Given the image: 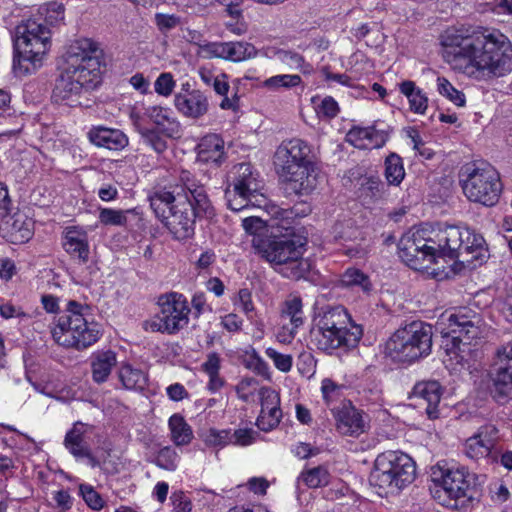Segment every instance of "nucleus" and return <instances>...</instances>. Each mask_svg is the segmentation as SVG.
Wrapping results in <instances>:
<instances>
[{
  "label": "nucleus",
  "mask_w": 512,
  "mask_h": 512,
  "mask_svg": "<svg viewBox=\"0 0 512 512\" xmlns=\"http://www.w3.org/2000/svg\"><path fill=\"white\" fill-rule=\"evenodd\" d=\"M440 43L444 61L472 81L489 84L512 72V42L499 29L449 27L441 34Z\"/></svg>",
  "instance_id": "f257e3e1"
},
{
  "label": "nucleus",
  "mask_w": 512,
  "mask_h": 512,
  "mask_svg": "<svg viewBox=\"0 0 512 512\" xmlns=\"http://www.w3.org/2000/svg\"><path fill=\"white\" fill-rule=\"evenodd\" d=\"M436 258H449L474 269L489 256L482 235L466 227L446 225L429 230Z\"/></svg>",
  "instance_id": "f03ea898"
},
{
  "label": "nucleus",
  "mask_w": 512,
  "mask_h": 512,
  "mask_svg": "<svg viewBox=\"0 0 512 512\" xmlns=\"http://www.w3.org/2000/svg\"><path fill=\"white\" fill-rule=\"evenodd\" d=\"M311 152L307 142L293 138L283 141L274 154L277 172L297 195H308L317 187Z\"/></svg>",
  "instance_id": "7ed1b4c3"
},
{
  "label": "nucleus",
  "mask_w": 512,
  "mask_h": 512,
  "mask_svg": "<svg viewBox=\"0 0 512 512\" xmlns=\"http://www.w3.org/2000/svg\"><path fill=\"white\" fill-rule=\"evenodd\" d=\"M150 206L156 217L177 240H185L194 235L195 219L201 218L187 195L156 190L149 197Z\"/></svg>",
  "instance_id": "20e7f679"
},
{
  "label": "nucleus",
  "mask_w": 512,
  "mask_h": 512,
  "mask_svg": "<svg viewBox=\"0 0 512 512\" xmlns=\"http://www.w3.org/2000/svg\"><path fill=\"white\" fill-rule=\"evenodd\" d=\"M51 46V31L40 19H28L15 29L14 68L21 74H31L42 67Z\"/></svg>",
  "instance_id": "39448f33"
},
{
  "label": "nucleus",
  "mask_w": 512,
  "mask_h": 512,
  "mask_svg": "<svg viewBox=\"0 0 512 512\" xmlns=\"http://www.w3.org/2000/svg\"><path fill=\"white\" fill-rule=\"evenodd\" d=\"M252 246L259 256L285 277L300 279L309 270V263L303 258V245L292 238L254 237Z\"/></svg>",
  "instance_id": "423d86ee"
},
{
  "label": "nucleus",
  "mask_w": 512,
  "mask_h": 512,
  "mask_svg": "<svg viewBox=\"0 0 512 512\" xmlns=\"http://www.w3.org/2000/svg\"><path fill=\"white\" fill-rule=\"evenodd\" d=\"M87 309V306L75 300L68 301L63 314L51 329L52 338L58 345L83 350L98 341L101 335L99 325L87 320Z\"/></svg>",
  "instance_id": "0eeeda50"
},
{
  "label": "nucleus",
  "mask_w": 512,
  "mask_h": 512,
  "mask_svg": "<svg viewBox=\"0 0 512 512\" xmlns=\"http://www.w3.org/2000/svg\"><path fill=\"white\" fill-rule=\"evenodd\" d=\"M416 467L410 456L399 451L379 454L370 474V483L379 494H397L415 479Z\"/></svg>",
  "instance_id": "6e6552de"
},
{
  "label": "nucleus",
  "mask_w": 512,
  "mask_h": 512,
  "mask_svg": "<svg viewBox=\"0 0 512 512\" xmlns=\"http://www.w3.org/2000/svg\"><path fill=\"white\" fill-rule=\"evenodd\" d=\"M433 498L448 508H458V500L468 497L475 475L457 463L439 461L431 468Z\"/></svg>",
  "instance_id": "1a4fd4ad"
},
{
  "label": "nucleus",
  "mask_w": 512,
  "mask_h": 512,
  "mask_svg": "<svg viewBox=\"0 0 512 512\" xmlns=\"http://www.w3.org/2000/svg\"><path fill=\"white\" fill-rule=\"evenodd\" d=\"M432 326L413 321L398 328L386 341L384 353L394 361L413 362L430 354Z\"/></svg>",
  "instance_id": "9d476101"
},
{
  "label": "nucleus",
  "mask_w": 512,
  "mask_h": 512,
  "mask_svg": "<svg viewBox=\"0 0 512 512\" xmlns=\"http://www.w3.org/2000/svg\"><path fill=\"white\" fill-rule=\"evenodd\" d=\"M102 51L97 43L89 38L75 40L68 47L63 65L73 70V77L79 80L85 90L97 87L101 82Z\"/></svg>",
  "instance_id": "9b49d317"
},
{
  "label": "nucleus",
  "mask_w": 512,
  "mask_h": 512,
  "mask_svg": "<svg viewBox=\"0 0 512 512\" xmlns=\"http://www.w3.org/2000/svg\"><path fill=\"white\" fill-rule=\"evenodd\" d=\"M461 187L468 200L493 206L502 190L498 171L488 163H469L461 170Z\"/></svg>",
  "instance_id": "f8f14e48"
},
{
  "label": "nucleus",
  "mask_w": 512,
  "mask_h": 512,
  "mask_svg": "<svg viewBox=\"0 0 512 512\" xmlns=\"http://www.w3.org/2000/svg\"><path fill=\"white\" fill-rule=\"evenodd\" d=\"M158 305L159 312L143 322L145 331L175 334L188 325L190 308L184 295L176 292L161 295Z\"/></svg>",
  "instance_id": "ddd939ff"
},
{
  "label": "nucleus",
  "mask_w": 512,
  "mask_h": 512,
  "mask_svg": "<svg viewBox=\"0 0 512 512\" xmlns=\"http://www.w3.org/2000/svg\"><path fill=\"white\" fill-rule=\"evenodd\" d=\"M230 184L225 191L228 207L233 211H241L253 199L259 202L258 196L264 199L260 192L262 189L259 174L253 170L249 163L235 165L229 173Z\"/></svg>",
  "instance_id": "4468645a"
},
{
  "label": "nucleus",
  "mask_w": 512,
  "mask_h": 512,
  "mask_svg": "<svg viewBox=\"0 0 512 512\" xmlns=\"http://www.w3.org/2000/svg\"><path fill=\"white\" fill-rule=\"evenodd\" d=\"M435 246L427 229H417L404 234L398 243L399 257L412 269H427L435 262Z\"/></svg>",
  "instance_id": "2eb2a0df"
},
{
  "label": "nucleus",
  "mask_w": 512,
  "mask_h": 512,
  "mask_svg": "<svg viewBox=\"0 0 512 512\" xmlns=\"http://www.w3.org/2000/svg\"><path fill=\"white\" fill-rule=\"evenodd\" d=\"M442 320L447 322V334H454L464 344L483 338L487 332V325L481 315L466 308L450 313Z\"/></svg>",
  "instance_id": "dca6fc26"
},
{
  "label": "nucleus",
  "mask_w": 512,
  "mask_h": 512,
  "mask_svg": "<svg viewBox=\"0 0 512 512\" xmlns=\"http://www.w3.org/2000/svg\"><path fill=\"white\" fill-rule=\"evenodd\" d=\"M177 179L178 183L173 190L168 191L180 192L182 196L187 195L200 217H205L206 219L213 218L215 210L204 185L188 170H181Z\"/></svg>",
  "instance_id": "f3484780"
},
{
  "label": "nucleus",
  "mask_w": 512,
  "mask_h": 512,
  "mask_svg": "<svg viewBox=\"0 0 512 512\" xmlns=\"http://www.w3.org/2000/svg\"><path fill=\"white\" fill-rule=\"evenodd\" d=\"M363 334L361 326L351 324V332L346 336L338 334L329 329L322 330L319 326L314 325L311 330V337L318 349L327 353H331L336 349H349L355 347L360 341Z\"/></svg>",
  "instance_id": "a211bd4d"
},
{
  "label": "nucleus",
  "mask_w": 512,
  "mask_h": 512,
  "mask_svg": "<svg viewBox=\"0 0 512 512\" xmlns=\"http://www.w3.org/2000/svg\"><path fill=\"white\" fill-rule=\"evenodd\" d=\"M337 431L346 436L359 437L369 428V417L350 402L332 409Z\"/></svg>",
  "instance_id": "6ab92c4d"
},
{
  "label": "nucleus",
  "mask_w": 512,
  "mask_h": 512,
  "mask_svg": "<svg viewBox=\"0 0 512 512\" xmlns=\"http://www.w3.org/2000/svg\"><path fill=\"white\" fill-rule=\"evenodd\" d=\"M73 70L61 67V73L56 81L53 90V98L56 102L74 107L80 105V96L85 88L80 84L76 77H73Z\"/></svg>",
  "instance_id": "aec40b11"
},
{
  "label": "nucleus",
  "mask_w": 512,
  "mask_h": 512,
  "mask_svg": "<svg viewBox=\"0 0 512 512\" xmlns=\"http://www.w3.org/2000/svg\"><path fill=\"white\" fill-rule=\"evenodd\" d=\"M346 142L358 149H377L385 145L388 134L375 126H353L346 134Z\"/></svg>",
  "instance_id": "412c9836"
},
{
  "label": "nucleus",
  "mask_w": 512,
  "mask_h": 512,
  "mask_svg": "<svg viewBox=\"0 0 512 512\" xmlns=\"http://www.w3.org/2000/svg\"><path fill=\"white\" fill-rule=\"evenodd\" d=\"M174 105L183 116L199 119L209 109L207 96L200 90L194 89L187 93H178L174 97Z\"/></svg>",
  "instance_id": "4be33fe9"
},
{
  "label": "nucleus",
  "mask_w": 512,
  "mask_h": 512,
  "mask_svg": "<svg viewBox=\"0 0 512 512\" xmlns=\"http://www.w3.org/2000/svg\"><path fill=\"white\" fill-rule=\"evenodd\" d=\"M88 139L93 145L112 151L122 150L129 144L124 132L104 126L92 127L88 132Z\"/></svg>",
  "instance_id": "5701e85b"
},
{
  "label": "nucleus",
  "mask_w": 512,
  "mask_h": 512,
  "mask_svg": "<svg viewBox=\"0 0 512 512\" xmlns=\"http://www.w3.org/2000/svg\"><path fill=\"white\" fill-rule=\"evenodd\" d=\"M314 322V325L319 326L322 330L329 329L344 336L351 332V324H354L347 311L340 306L330 308L319 314Z\"/></svg>",
  "instance_id": "b1692460"
},
{
  "label": "nucleus",
  "mask_w": 512,
  "mask_h": 512,
  "mask_svg": "<svg viewBox=\"0 0 512 512\" xmlns=\"http://www.w3.org/2000/svg\"><path fill=\"white\" fill-rule=\"evenodd\" d=\"M93 426L77 421L64 437V447L77 460L83 459V456L89 455L90 445L86 440V435L90 433Z\"/></svg>",
  "instance_id": "393cba45"
},
{
  "label": "nucleus",
  "mask_w": 512,
  "mask_h": 512,
  "mask_svg": "<svg viewBox=\"0 0 512 512\" xmlns=\"http://www.w3.org/2000/svg\"><path fill=\"white\" fill-rule=\"evenodd\" d=\"M490 377L498 398L512 395V363L494 355Z\"/></svg>",
  "instance_id": "a878e982"
},
{
  "label": "nucleus",
  "mask_w": 512,
  "mask_h": 512,
  "mask_svg": "<svg viewBox=\"0 0 512 512\" xmlns=\"http://www.w3.org/2000/svg\"><path fill=\"white\" fill-rule=\"evenodd\" d=\"M3 230L8 241L23 244L34 234V221L26 214L17 212L5 223Z\"/></svg>",
  "instance_id": "bb28decb"
},
{
  "label": "nucleus",
  "mask_w": 512,
  "mask_h": 512,
  "mask_svg": "<svg viewBox=\"0 0 512 512\" xmlns=\"http://www.w3.org/2000/svg\"><path fill=\"white\" fill-rule=\"evenodd\" d=\"M413 396L426 403V414L429 419L440 416L438 405L442 396V389L437 381H424L417 383L413 388Z\"/></svg>",
  "instance_id": "cd10ccee"
},
{
  "label": "nucleus",
  "mask_w": 512,
  "mask_h": 512,
  "mask_svg": "<svg viewBox=\"0 0 512 512\" xmlns=\"http://www.w3.org/2000/svg\"><path fill=\"white\" fill-rule=\"evenodd\" d=\"M224 140L218 134H207L198 143L197 160L202 163L219 165L225 156Z\"/></svg>",
  "instance_id": "c85d7f7f"
},
{
  "label": "nucleus",
  "mask_w": 512,
  "mask_h": 512,
  "mask_svg": "<svg viewBox=\"0 0 512 512\" xmlns=\"http://www.w3.org/2000/svg\"><path fill=\"white\" fill-rule=\"evenodd\" d=\"M145 115L157 126L158 130L167 137L179 136L181 125L169 108L150 106L146 108Z\"/></svg>",
  "instance_id": "c756f323"
},
{
  "label": "nucleus",
  "mask_w": 512,
  "mask_h": 512,
  "mask_svg": "<svg viewBox=\"0 0 512 512\" xmlns=\"http://www.w3.org/2000/svg\"><path fill=\"white\" fill-rule=\"evenodd\" d=\"M63 247L69 255L78 258L81 263L88 261L89 245L84 232L74 227L67 228L63 239Z\"/></svg>",
  "instance_id": "7c9ffc66"
},
{
  "label": "nucleus",
  "mask_w": 512,
  "mask_h": 512,
  "mask_svg": "<svg viewBox=\"0 0 512 512\" xmlns=\"http://www.w3.org/2000/svg\"><path fill=\"white\" fill-rule=\"evenodd\" d=\"M117 363L116 353L107 351H98L91 356L92 378L96 383L107 381L112 369Z\"/></svg>",
  "instance_id": "2f4dec72"
},
{
  "label": "nucleus",
  "mask_w": 512,
  "mask_h": 512,
  "mask_svg": "<svg viewBox=\"0 0 512 512\" xmlns=\"http://www.w3.org/2000/svg\"><path fill=\"white\" fill-rule=\"evenodd\" d=\"M400 92L407 97L411 111L417 114H424L428 107V98L422 89L416 86L413 81H403L399 85Z\"/></svg>",
  "instance_id": "473e14b6"
},
{
  "label": "nucleus",
  "mask_w": 512,
  "mask_h": 512,
  "mask_svg": "<svg viewBox=\"0 0 512 512\" xmlns=\"http://www.w3.org/2000/svg\"><path fill=\"white\" fill-rule=\"evenodd\" d=\"M171 439L177 446L187 445L193 438L191 427L179 414H173L168 422Z\"/></svg>",
  "instance_id": "72a5a7b5"
},
{
  "label": "nucleus",
  "mask_w": 512,
  "mask_h": 512,
  "mask_svg": "<svg viewBox=\"0 0 512 512\" xmlns=\"http://www.w3.org/2000/svg\"><path fill=\"white\" fill-rule=\"evenodd\" d=\"M119 380L126 389L142 390L146 386L147 376L141 369L123 364L119 369Z\"/></svg>",
  "instance_id": "f704fd0d"
},
{
  "label": "nucleus",
  "mask_w": 512,
  "mask_h": 512,
  "mask_svg": "<svg viewBox=\"0 0 512 512\" xmlns=\"http://www.w3.org/2000/svg\"><path fill=\"white\" fill-rule=\"evenodd\" d=\"M222 59L239 62L256 55L255 47L245 42H222Z\"/></svg>",
  "instance_id": "c9c22d12"
},
{
  "label": "nucleus",
  "mask_w": 512,
  "mask_h": 512,
  "mask_svg": "<svg viewBox=\"0 0 512 512\" xmlns=\"http://www.w3.org/2000/svg\"><path fill=\"white\" fill-rule=\"evenodd\" d=\"M298 480L309 488H319L329 484L330 473L325 466H317L303 470Z\"/></svg>",
  "instance_id": "e433bc0d"
},
{
  "label": "nucleus",
  "mask_w": 512,
  "mask_h": 512,
  "mask_svg": "<svg viewBox=\"0 0 512 512\" xmlns=\"http://www.w3.org/2000/svg\"><path fill=\"white\" fill-rule=\"evenodd\" d=\"M301 83L302 78L297 74H279L264 80L263 87L269 91L289 90Z\"/></svg>",
  "instance_id": "4c0bfd02"
},
{
  "label": "nucleus",
  "mask_w": 512,
  "mask_h": 512,
  "mask_svg": "<svg viewBox=\"0 0 512 512\" xmlns=\"http://www.w3.org/2000/svg\"><path fill=\"white\" fill-rule=\"evenodd\" d=\"M303 304L299 296L290 295L284 302L282 314L289 318L293 329H297L303 324Z\"/></svg>",
  "instance_id": "58836bf2"
},
{
  "label": "nucleus",
  "mask_w": 512,
  "mask_h": 512,
  "mask_svg": "<svg viewBox=\"0 0 512 512\" xmlns=\"http://www.w3.org/2000/svg\"><path fill=\"white\" fill-rule=\"evenodd\" d=\"M405 176L402 159L397 154H390L385 160V177L389 184L399 185Z\"/></svg>",
  "instance_id": "ea45409f"
},
{
  "label": "nucleus",
  "mask_w": 512,
  "mask_h": 512,
  "mask_svg": "<svg viewBox=\"0 0 512 512\" xmlns=\"http://www.w3.org/2000/svg\"><path fill=\"white\" fill-rule=\"evenodd\" d=\"M438 93L447 98L458 107H463L466 103L465 94L456 89L452 83L445 77L438 76L436 79Z\"/></svg>",
  "instance_id": "a19ab883"
},
{
  "label": "nucleus",
  "mask_w": 512,
  "mask_h": 512,
  "mask_svg": "<svg viewBox=\"0 0 512 512\" xmlns=\"http://www.w3.org/2000/svg\"><path fill=\"white\" fill-rule=\"evenodd\" d=\"M341 283L345 287H358L365 293L371 290V282L368 276L356 268L347 269L341 276Z\"/></svg>",
  "instance_id": "79ce46f5"
},
{
  "label": "nucleus",
  "mask_w": 512,
  "mask_h": 512,
  "mask_svg": "<svg viewBox=\"0 0 512 512\" xmlns=\"http://www.w3.org/2000/svg\"><path fill=\"white\" fill-rule=\"evenodd\" d=\"M491 449L489 440H481L476 434L467 439L465 443V454L473 460L489 456Z\"/></svg>",
  "instance_id": "37998d69"
},
{
  "label": "nucleus",
  "mask_w": 512,
  "mask_h": 512,
  "mask_svg": "<svg viewBox=\"0 0 512 512\" xmlns=\"http://www.w3.org/2000/svg\"><path fill=\"white\" fill-rule=\"evenodd\" d=\"M282 418V411L280 408L261 409L259 416L256 420L257 427L264 431L269 432L275 429Z\"/></svg>",
  "instance_id": "c03bdc74"
},
{
  "label": "nucleus",
  "mask_w": 512,
  "mask_h": 512,
  "mask_svg": "<svg viewBox=\"0 0 512 512\" xmlns=\"http://www.w3.org/2000/svg\"><path fill=\"white\" fill-rule=\"evenodd\" d=\"M244 365L247 369L263 377L265 380H271V370L269 365L255 350L246 354Z\"/></svg>",
  "instance_id": "a18cd8bd"
},
{
  "label": "nucleus",
  "mask_w": 512,
  "mask_h": 512,
  "mask_svg": "<svg viewBox=\"0 0 512 512\" xmlns=\"http://www.w3.org/2000/svg\"><path fill=\"white\" fill-rule=\"evenodd\" d=\"M277 58L283 64H285L291 70H299L302 72H308L310 69L309 64H307L299 53L291 51V50H279L276 53Z\"/></svg>",
  "instance_id": "49530a36"
},
{
  "label": "nucleus",
  "mask_w": 512,
  "mask_h": 512,
  "mask_svg": "<svg viewBox=\"0 0 512 512\" xmlns=\"http://www.w3.org/2000/svg\"><path fill=\"white\" fill-rule=\"evenodd\" d=\"M137 130L143 143L151 147L155 152L162 153L167 149V142L155 129H149L137 125Z\"/></svg>",
  "instance_id": "de8ad7c7"
},
{
  "label": "nucleus",
  "mask_w": 512,
  "mask_h": 512,
  "mask_svg": "<svg viewBox=\"0 0 512 512\" xmlns=\"http://www.w3.org/2000/svg\"><path fill=\"white\" fill-rule=\"evenodd\" d=\"M179 455L175 449L166 446L156 456V464L162 469L174 471L179 463Z\"/></svg>",
  "instance_id": "09e8293b"
},
{
  "label": "nucleus",
  "mask_w": 512,
  "mask_h": 512,
  "mask_svg": "<svg viewBox=\"0 0 512 512\" xmlns=\"http://www.w3.org/2000/svg\"><path fill=\"white\" fill-rule=\"evenodd\" d=\"M206 445L213 447H225L231 444L230 430L208 429L203 437Z\"/></svg>",
  "instance_id": "8fccbe9b"
},
{
  "label": "nucleus",
  "mask_w": 512,
  "mask_h": 512,
  "mask_svg": "<svg viewBox=\"0 0 512 512\" xmlns=\"http://www.w3.org/2000/svg\"><path fill=\"white\" fill-rule=\"evenodd\" d=\"M315 111L319 118L330 120L338 115L340 108L333 97L326 96L315 106Z\"/></svg>",
  "instance_id": "3c124183"
},
{
  "label": "nucleus",
  "mask_w": 512,
  "mask_h": 512,
  "mask_svg": "<svg viewBox=\"0 0 512 512\" xmlns=\"http://www.w3.org/2000/svg\"><path fill=\"white\" fill-rule=\"evenodd\" d=\"M99 221L103 225L124 226L127 223L126 212L112 208H102L99 212Z\"/></svg>",
  "instance_id": "603ef678"
},
{
  "label": "nucleus",
  "mask_w": 512,
  "mask_h": 512,
  "mask_svg": "<svg viewBox=\"0 0 512 512\" xmlns=\"http://www.w3.org/2000/svg\"><path fill=\"white\" fill-rule=\"evenodd\" d=\"M258 435V432L252 428H239L233 432L230 430L231 444L241 447L249 446L257 440Z\"/></svg>",
  "instance_id": "864d4df0"
},
{
  "label": "nucleus",
  "mask_w": 512,
  "mask_h": 512,
  "mask_svg": "<svg viewBox=\"0 0 512 512\" xmlns=\"http://www.w3.org/2000/svg\"><path fill=\"white\" fill-rule=\"evenodd\" d=\"M80 494L85 503L93 510H101L104 506V500L98 492L95 491L93 486L89 484H80Z\"/></svg>",
  "instance_id": "5fc2aeb1"
},
{
  "label": "nucleus",
  "mask_w": 512,
  "mask_h": 512,
  "mask_svg": "<svg viewBox=\"0 0 512 512\" xmlns=\"http://www.w3.org/2000/svg\"><path fill=\"white\" fill-rule=\"evenodd\" d=\"M257 390L258 381L253 377L242 378L235 387L238 398L244 402H248Z\"/></svg>",
  "instance_id": "6e6d98bb"
},
{
  "label": "nucleus",
  "mask_w": 512,
  "mask_h": 512,
  "mask_svg": "<svg viewBox=\"0 0 512 512\" xmlns=\"http://www.w3.org/2000/svg\"><path fill=\"white\" fill-rule=\"evenodd\" d=\"M265 354L273 361L275 367L281 372L286 373L291 370L293 364V358L291 355L282 354L271 347L265 350Z\"/></svg>",
  "instance_id": "4d7b16f0"
},
{
  "label": "nucleus",
  "mask_w": 512,
  "mask_h": 512,
  "mask_svg": "<svg viewBox=\"0 0 512 512\" xmlns=\"http://www.w3.org/2000/svg\"><path fill=\"white\" fill-rule=\"evenodd\" d=\"M234 305L248 318H251L255 310L251 291L247 288L240 289L234 301Z\"/></svg>",
  "instance_id": "13d9d810"
},
{
  "label": "nucleus",
  "mask_w": 512,
  "mask_h": 512,
  "mask_svg": "<svg viewBox=\"0 0 512 512\" xmlns=\"http://www.w3.org/2000/svg\"><path fill=\"white\" fill-rule=\"evenodd\" d=\"M321 393L325 403L330 405L341 397V386L326 378L321 383Z\"/></svg>",
  "instance_id": "bf43d9fd"
},
{
  "label": "nucleus",
  "mask_w": 512,
  "mask_h": 512,
  "mask_svg": "<svg viewBox=\"0 0 512 512\" xmlns=\"http://www.w3.org/2000/svg\"><path fill=\"white\" fill-rule=\"evenodd\" d=\"M261 409L280 408V396L270 387H261L258 391Z\"/></svg>",
  "instance_id": "052dcab7"
},
{
  "label": "nucleus",
  "mask_w": 512,
  "mask_h": 512,
  "mask_svg": "<svg viewBox=\"0 0 512 512\" xmlns=\"http://www.w3.org/2000/svg\"><path fill=\"white\" fill-rule=\"evenodd\" d=\"M175 81L171 73H161L154 82L155 92L161 96L168 97L175 88Z\"/></svg>",
  "instance_id": "680f3d73"
},
{
  "label": "nucleus",
  "mask_w": 512,
  "mask_h": 512,
  "mask_svg": "<svg viewBox=\"0 0 512 512\" xmlns=\"http://www.w3.org/2000/svg\"><path fill=\"white\" fill-rule=\"evenodd\" d=\"M381 182L377 177H365L361 182V195L365 197L375 198L379 196Z\"/></svg>",
  "instance_id": "e2e57ef3"
},
{
  "label": "nucleus",
  "mask_w": 512,
  "mask_h": 512,
  "mask_svg": "<svg viewBox=\"0 0 512 512\" xmlns=\"http://www.w3.org/2000/svg\"><path fill=\"white\" fill-rule=\"evenodd\" d=\"M223 47L222 42H214L201 45L199 47L198 54L205 59L211 58H222L223 57Z\"/></svg>",
  "instance_id": "0e129e2a"
},
{
  "label": "nucleus",
  "mask_w": 512,
  "mask_h": 512,
  "mask_svg": "<svg viewBox=\"0 0 512 512\" xmlns=\"http://www.w3.org/2000/svg\"><path fill=\"white\" fill-rule=\"evenodd\" d=\"M171 501L175 512H191L192 503L184 492L176 491L171 495Z\"/></svg>",
  "instance_id": "69168bd1"
},
{
  "label": "nucleus",
  "mask_w": 512,
  "mask_h": 512,
  "mask_svg": "<svg viewBox=\"0 0 512 512\" xmlns=\"http://www.w3.org/2000/svg\"><path fill=\"white\" fill-rule=\"evenodd\" d=\"M64 20V7L62 4L52 2L47 8L46 21L55 25Z\"/></svg>",
  "instance_id": "338daca9"
},
{
  "label": "nucleus",
  "mask_w": 512,
  "mask_h": 512,
  "mask_svg": "<svg viewBox=\"0 0 512 512\" xmlns=\"http://www.w3.org/2000/svg\"><path fill=\"white\" fill-rule=\"evenodd\" d=\"M242 226L247 233L257 235L264 229L265 223L261 218L251 216L243 219Z\"/></svg>",
  "instance_id": "774afa93"
}]
</instances>
